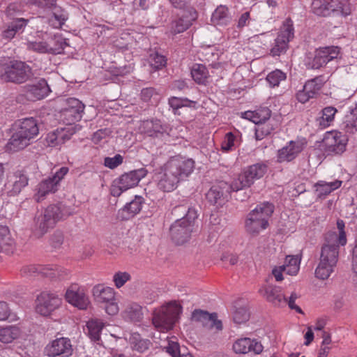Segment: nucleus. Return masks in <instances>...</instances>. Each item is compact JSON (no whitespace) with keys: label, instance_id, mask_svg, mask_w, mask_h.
I'll return each mask as SVG.
<instances>
[{"label":"nucleus","instance_id":"nucleus-33","mask_svg":"<svg viewBox=\"0 0 357 357\" xmlns=\"http://www.w3.org/2000/svg\"><path fill=\"white\" fill-rule=\"evenodd\" d=\"M15 241L12 238L8 227L0 225V252L6 254L13 252Z\"/></svg>","mask_w":357,"mask_h":357},{"label":"nucleus","instance_id":"nucleus-36","mask_svg":"<svg viewBox=\"0 0 357 357\" xmlns=\"http://www.w3.org/2000/svg\"><path fill=\"white\" fill-rule=\"evenodd\" d=\"M340 128L347 134L357 132V104L349 109V113L344 116Z\"/></svg>","mask_w":357,"mask_h":357},{"label":"nucleus","instance_id":"nucleus-9","mask_svg":"<svg viewBox=\"0 0 357 357\" xmlns=\"http://www.w3.org/2000/svg\"><path fill=\"white\" fill-rule=\"evenodd\" d=\"M294 37V23L290 18H287L284 21L276 38L274 40V43L270 50V55L277 56L285 54L289 48V43Z\"/></svg>","mask_w":357,"mask_h":357},{"label":"nucleus","instance_id":"nucleus-42","mask_svg":"<svg viewBox=\"0 0 357 357\" xmlns=\"http://www.w3.org/2000/svg\"><path fill=\"white\" fill-rule=\"evenodd\" d=\"M190 73L194 81L199 84H205L209 76L206 67L200 63H194Z\"/></svg>","mask_w":357,"mask_h":357},{"label":"nucleus","instance_id":"nucleus-53","mask_svg":"<svg viewBox=\"0 0 357 357\" xmlns=\"http://www.w3.org/2000/svg\"><path fill=\"white\" fill-rule=\"evenodd\" d=\"M40 275L50 278H56L59 275V268L56 265H40Z\"/></svg>","mask_w":357,"mask_h":357},{"label":"nucleus","instance_id":"nucleus-30","mask_svg":"<svg viewBox=\"0 0 357 357\" xmlns=\"http://www.w3.org/2000/svg\"><path fill=\"white\" fill-rule=\"evenodd\" d=\"M56 45V47H51L50 45L44 41L39 42H29L27 43V48L30 50H33L39 53H52V54H61L65 49V47L68 45L66 41L63 38H59L55 40Z\"/></svg>","mask_w":357,"mask_h":357},{"label":"nucleus","instance_id":"nucleus-41","mask_svg":"<svg viewBox=\"0 0 357 357\" xmlns=\"http://www.w3.org/2000/svg\"><path fill=\"white\" fill-rule=\"evenodd\" d=\"M342 181L336 180L333 182L326 183L324 181H319L314 186L317 197L319 198H325L327 195L331 193L333 190L339 188L341 186Z\"/></svg>","mask_w":357,"mask_h":357},{"label":"nucleus","instance_id":"nucleus-44","mask_svg":"<svg viewBox=\"0 0 357 357\" xmlns=\"http://www.w3.org/2000/svg\"><path fill=\"white\" fill-rule=\"evenodd\" d=\"M323 86V82L320 77H316L314 79L305 82L303 88L305 91L314 98L320 91Z\"/></svg>","mask_w":357,"mask_h":357},{"label":"nucleus","instance_id":"nucleus-38","mask_svg":"<svg viewBox=\"0 0 357 357\" xmlns=\"http://www.w3.org/2000/svg\"><path fill=\"white\" fill-rule=\"evenodd\" d=\"M105 323L98 319H91L86 323L87 335L91 341L98 342L100 340V335Z\"/></svg>","mask_w":357,"mask_h":357},{"label":"nucleus","instance_id":"nucleus-8","mask_svg":"<svg viewBox=\"0 0 357 357\" xmlns=\"http://www.w3.org/2000/svg\"><path fill=\"white\" fill-rule=\"evenodd\" d=\"M146 174L147 170L144 168L123 174L112 181L109 188L110 195L119 197L123 192L137 186L141 179L144 178Z\"/></svg>","mask_w":357,"mask_h":357},{"label":"nucleus","instance_id":"nucleus-58","mask_svg":"<svg viewBox=\"0 0 357 357\" xmlns=\"http://www.w3.org/2000/svg\"><path fill=\"white\" fill-rule=\"evenodd\" d=\"M29 20L22 17H17L14 19L8 25L10 28H13V31L17 34L22 32L28 24Z\"/></svg>","mask_w":357,"mask_h":357},{"label":"nucleus","instance_id":"nucleus-27","mask_svg":"<svg viewBox=\"0 0 357 357\" xmlns=\"http://www.w3.org/2000/svg\"><path fill=\"white\" fill-rule=\"evenodd\" d=\"M192 319L200 322L204 326L215 327L218 331L222 328V322L218 319L217 314L215 312L209 313L208 311L196 309L192 313Z\"/></svg>","mask_w":357,"mask_h":357},{"label":"nucleus","instance_id":"nucleus-39","mask_svg":"<svg viewBox=\"0 0 357 357\" xmlns=\"http://www.w3.org/2000/svg\"><path fill=\"white\" fill-rule=\"evenodd\" d=\"M129 342L132 350L139 353H144L147 351L152 345L149 339H144L139 333H132L129 337Z\"/></svg>","mask_w":357,"mask_h":357},{"label":"nucleus","instance_id":"nucleus-48","mask_svg":"<svg viewBox=\"0 0 357 357\" xmlns=\"http://www.w3.org/2000/svg\"><path fill=\"white\" fill-rule=\"evenodd\" d=\"M150 66L154 70H160L165 66L167 63V59L165 57L160 54L158 52H153L150 54L149 58Z\"/></svg>","mask_w":357,"mask_h":357},{"label":"nucleus","instance_id":"nucleus-7","mask_svg":"<svg viewBox=\"0 0 357 357\" xmlns=\"http://www.w3.org/2000/svg\"><path fill=\"white\" fill-rule=\"evenodd\" d=\"M181 311L182 307L180 304L176 301H170L154 311L153 324L160 332L168 331L173 328Z\"/></svg>","mask_w":357,"mask_h":357},{"label":"nucleus","instance_id":"nucleus-4","mask_svg":"<svg viewBox=\"0 0 357 357\" xmlns=\"http://www.w3.org/2000/svg\"><path fill=\"white\" fill-rule=\"evenodd\" d=\"M38 127L36 120L33 118L22 119L17 130L14 132L5 146L8 153H13L23 149L28 144L30 139L38 134Z\"/></svg>","mask_w":357,"mask_h":357},{"label":"nucleus","instance_id":"nucleus-59","mask_svg":"<svg viewBox=\"0 0 357 357\" xmlns=\"http://www.w3.org/2000/svg\"><path fill=\"white\" fill-rule=\"evenodd\" d=\"M297 298L298 295L295 292L291 293L289 299L287 298V305L291 310H294L296 312L299 314H304L302 309L295 303V301Z\"/></svg>","mask_w":357,"mask_h":357},{"label":"nucleus","instance_id":"nucleus-55","mask_svg":"<svg viewBox=\"0 0 357 357\" xmlns=\"http://www.w3.org/2000/svg\"><path fill=\"white\" fill-rule=\"evenodd\" d=\"M40 265L29 264L24 266L21 270V275L26 277H31L40 275Z\"/></svg>","mask_w":357,"mask_h":357},{"label":"nucleus","instance_id":"nucleus-45","mask_svg":"<svg viewBox=\"0 0 357 357\" xmlns=\"http://www.w3.org/2000/svg\"><path fill=\"white\" fill-rule=\"evenodd\" d=\"M228 20V9L224 6H218L211 16V21L216 24H225Z\"/></svg>","mask_w":357,"mask_h":357},{"label":"nucleus","instance_id":"nucleus-26","mask_svg":"<svg viewBox=\"0 0 357 357\" xmlns=\"http://www.w3.org/2000/svg\"><path fill=\"white\" fill-rule=\"evenodd\" d=\"M233 350L236 354H245L252 351L259 354L263 351L261 343L255 339L243 337L238 339L233 344Z\"/></svg>","mask_w":357,"mask_h":357},{"label":"nucleus","instance_id":"nucleus-10","mask_svg":"<svg viewBox=\"0 0 357 357\" xmlns=\"http://www.w3.org/2000/svg\"><path fill=\"white\" fill-rule=\"evenodd\" d=\"M92 293L97 302L105 304L104 307L107 314L111 316L118 314L119 307L113 288L106 287L103 284H98L93 287Z\"/></svg>","mask_w":357,"mask_h":357},{"label":"nucleus","instance_id":"nucleus-6","mask_svg":"<svg viewBox=\"0 0 357 357\" xmlns=\"http://www.w3.org/2000/svg\"><path fill=\"white\" fill-rule=\"evenodd\" d=\"M32 76V68L24 61L10 59L0 63V79L4 82L20 84Z\"/></svg>","mask_w":357,"mask_h":357},{"label":"nucleus","instance_id":"nucleus-16","mask_svg":"<svg viewBox=\"0 0 357 357\" xmlns=\"http://www.w3.org/2000/svg\"><path fill=\"white\" fill-rule=\"evenodd\" d=\"M166 162L181 181L185 180L195 167V162L191 158H169Z\"/></svg>","mask_w":357,"mask_h":357},{"label":"nucleus","instance_id":"nucleus-2","mask_svg":"<svg viewBox=\"0 0 357 357\" xmlns=\"http://www.w3.org/2000/svg\"><path fill=\"white\" fill-rule=\"evenodd\" d=\"M69 215L70 213L62 203L49 204L34 217L35 235L42 237L54 229L59 222L66 220Z\"/></svg>","mask_w":357,"mask_h":357},{"label":"nucleus","instance_id":"nucleus-34","mask_svg":"<svg viewBox=\"0 0 357 357\" xmlns=\"http://www.w3.org/2000/svg\"><path fill=\"white\" fill-rule=\"evenodd\" d=\"M122 317L132 322H140L143 319L142 307L135 302L129 303L123 310Z\"/></svg>","mask_w":357,"mask_h":357},{"label":"nucleus","instance_id":"nucleus-37","mask_svg":"<svg viewBox=\"0 0 357 357\" xmlns=\"http://www.w3.org/2000/svg\"><path fill=\"white\" fill-rule=\"evenodd\" d=\"M304 139L290 141L287 146L278 151V156H294L298 155L305 147Z\"/></svg>","mask_w":357,"mask_h":357},{"label":"nucleus","instance_id":"nucleus-54","mask_svg":"<svg viewBox=\"0 0 357 357\" xmlns=\"http://www.w3.org/2000/svg\"><path fill=\"white\" fill-rule=\"evenodd\" d=\"M131 276L128 272L119 271L113 276V281L116 288L123 287L128 281L130 280Z\"/></svg>","mask_w":357,"mask_h":357},{"label":"nucleus","instance_id":"nucleus-20","mask_svg":"<svg viewBox=\"0 0 357 357\" xmlns=\"http://www.w3.org/2000/svg\"><path fill=\"white\" fill-rule=\"evenodd\" d=\"M139 133L151 137H161L164 135H169V127L166 124H162L158 119H147L142 121L138 127Z\"/></svg>","mask_w":357,"mask_h":357},{"label":"nucleus","instance_id":"nucleus-63","mask_svg":"<svg viewBox=\"0 0 357 357\" xmlns=\"http://www.w3.org/2000/svg\"><path fill=\"white\" fill-rule=\"evenodd\" d=\"M68 170L69 169L68 167H62L57 172H56V173L51 177L60 186L61 181L67 174V173L68 172Z\"/></svg>","mask_w":357,"mask_h":357},{"label":"nucleus","instance_id":"nucleus-14","mask_svg":"<svg viewBox=\"0 0 357 357\" xmlns=\"http://www.w3.org/2000/svg\"><path fill=\"white\" fill-rule=\"evenodd\" d=\"M194 227L190 222L178 219L174 221L169 228V235L172 241L177 245L187 243L191 238Z\"/></svg>","mask_w":357,"mask_h":357},{"label":"nucleus","instance_id":"nucleus-47","mask_svg":"<svg viewBox=\"0 0 357 357\" xmlns=\"http://www.w3.org/2000/svg\"><path fill=\"white\" fill-rule=\"evenodd\" d=\"M83 112L84 111H77V109L74 110V109L65 108L62 112V116L67 121V126H75L74 123L82 119Z\"/></svg>","mask_w":357,"mask_h":357},{"label":"nucleus","instance_id":"nucleus-19","mask_svg":"<svg viewBox=\"0 0 357 357\" xmlns=\"http://www.w3.org/2000/svg\"><path fill=\"white\" fill-rule=\"evenodd\" d=\"M340 54V47L337 46H326L316 50L314 56L310 63L313 69H319L328 62L337 59Z\"/></svg>","mask_w":357,"mask_h":357},{"label":"nucleus","instance_id":"nucleus-5","mask_svg":"<svg viewBox=\"0 0 357 357\" xmlns=\"http://www.w3.org/2000/svg\"><path fill=\"white\" fill-rule=\"evenodd\" d=\"M275 206L270 202H264L256 206L247 215L245 220V231L253 236L266 229L269 225V219L274 212Z\"/></svg>","mask_w":357,"mask_h":357},{"label":"nucleus","instance_id":"nucleus-64","mask_svg":"<svg viewBox=\"0 0 357 357\" xmlns=\"http://www.w3.org/2000/svg\"><path fill=\"white\" fill-rule=\"evenodd\" d=\"M250 20V13L248 11L243 13L238 20L237 27L238 29H242L244 26H248Z\"/></svg>","mask_w":357,"mask_h":357},{"label":"nucleus","instance_id":"nucleus-61","mask_svg":"<svg viewBox=\"0 0 357 357\" xmlns=\"http://www.w3.org/2000/svg\"><path fill=\"white\" fill-rule=\"evenodd\" d=\"M63 239L64 237L62 232L56 231L51 238L52 245L55 248L60 247L63 243Z\"/></svg>","mask_w":357,"mask_h":357},{"label":"nucleus","instance_id":"nucleus-22","mask_svg":"<svg viewBox=\"0 0 357 357\" xmlns=\"http://www.w3.org/2000/svg\"><path fill=\"white\" fill-rule=\"evenodd\" d=\"M228 190L227 182L220 181L211 187L205 194V198L211 205H221L229 196Z\"/></svg>","mask_w":357,"mask_h":357},{"label":"nucleus","instance_id":"nucleus-51","mask_svg":"<svg viewBox=\"0 0 357 357\" xmlns=\"http://www.w3.org/2000/svg\"><path fill=\"white\" fill-rule=\"evenodd\" d=\"M250 318V313L246 307H240L236 309L233 314V320L235 323L241 324L246 322Z\"/></svg>","mask_w":357,"mask_h":357},{"label":"nucleus","instance_id":"nucleus-11","mask_svg":"<svg viewBox=\"0 0 357 357\" xmlns=\"http://www.w3.org/2000/svg\"><path fill=\"white\" fill-rule=\"evenodd\" d=\"M62 304V298L54 292L43 291L36 299V312L43 317L50 316Z\"/></svg>","mask_w":357,"mask_h":357},{"label":"nucleus","instance_id":"nucleus-49","mask_svg":"<svg viewBox=\"0 0 357 357\" xmlns=\"http://www.w3.org/2000/svg\"><path fill=\"white\" fill-rule=\"evenodd\" d=\"M286 79V75L280 70H275L268 74L266 80L271 87L278 86L281 81Z\"/></svg>","mask_w":357,"mask_h":357},{"label":"nucleus","instance_id":"nucleus-43","mask_svg":"<svg viewBox=\"0 0 357 357\" xmlns=\"http://www.w3.org/2000/svg\"><path fill=\"white\" fill-rule=\"evenodd\" d=\"M20 335V329L16 326H8L0 329V342L7 344L12 342Z\"/></svg>","mask_w":357,"mask_h":357},{"label":"nucleus","instance_id":"nucleus-57","mask_svg":"<svg viewBox=\"0 0 357 357\" xmlns=\"http://www.w3.org/2000/svg\"><path fill=\"white\" fill-rule=\"evenodd\" d=\"M244 181L245 179L241 178V174H240L238 178L234 180L231 184L227 182V185L229 187L228 195L233 191H238L244 188H248L249 185H246Z\"/></svg>","mask_w":357,"mask_h":357},{"label":"nucleus","instance_id":"nucleus-24","mask_svg":"<svg viewBox=\"0 0 357 357\" xmlns=\"http://www.w3.org/2000/svg\"><path fill=\"white\" fill-rule=\"evenodd\" d=\"M182 13L172 22V30L174 33H180L187 30L197 18V13L192 7L182 9Z\"/></svg>","mask_w":357,"mask_h":357},{"label":"nucleus","instance_id":"nucleus-62","mask_svg":"<svg viewBox=\"0 0 357 357\" xmlns=\"http://www.w3.org/2000/svg\"><path fill=\"white\" fill-rule=\"evenodd\" d=\"M68 107L66 109H74V110L77 109V111H84V105L76 98L68 99Z\"/></svg>","mask_w":357,"mask_h":357},{"label":"nucleus","instance_id":"nucleus-28","mask_svg":"<svg viewBox=\"0 0 357 357\" xmlns=\"http://www.w3.org/2000/svg\"><path fill=\"white\" fill-rule=\"evenodd\" d=\"M144 199L142 196L135 195V198L129 203H127L122 208L118 211V218L121 220H128L142 211Z\"/></svg>","mask_w":357,"mask_h":357},{"label":"nucleus","instance_id":"nucleus-1","mask_svg":"<svg viewBox=\"0 0 357 357\" xmlns=\"http://www.w3.org/2000/svg\"><path fill=\"white\" fill-rule=\"evenodd\" d=\"M337 228L338 234L329 231L324 236L319 263L314 273L317 278L323 280L328 279L333 272L338 261L340 246H344L347 242L345 224L342 220H337Z\"/></svg>","mask_w":357,"mask_h":357},{"label":"nucleus","instance_id":"nucleus-23","mask_svg":"<svg viewBox=\"0 0 357 357\" xmlns=\"http://www.w3.org/2000/svg\"><path fill=\"white\" fill-rule=\"evenodd\" d=\"M77 126H70L59 128L50 132L46 137V142L49 146L54 147L65 143L77 132Z\"/></svg>","mask_w":357,"mask_h":357},{"label":"nucleus","instance_id":"nucleus-56","mask_svg":"<svg viewBox=\"0 0 357 357\" xmlns=\"http://www.w3.org/2000/svg\"><path fill=\"white\" fill-rule=\"evenodd\" d=\"M236 136L231 132H229L225 135L224 140L222 142V149L223 151L231 150L236 146Z\"/></svg>","mask_w":357,"mask_h":357},{"label":"nucleus","instance_id":"nucleus-31","mask_svg":"<svg viewBox=\"0 0 357 357\" xmlns=\"http://www.w3.org/2000/svg\"><path fill=\"white\" fill-rule=\"evenodd\" d=\"M267 165L264 163H257L249 166L241 173V178L245 179L246 185L250 187L255 182V180L263 177L267 172Z\"/></svg>","mask_w":357,"mask_h":357},{"label":"nucleus","instance_id":"nucleus-18","mask_svg":"<svg viewBox=\"0 0 357 357\" xmlns=\"http://www.w3.org/2000/svg\"><path fill=\"white\" fill-rule=\"evenodd\" d=\"M65 299L68 303L79 310L87 309L90 304L85 289L76 283L68 287L65 294Z\"/></svg>","mask_w":357,"mask_h":357},{"label":"nucleus","instance_id":"nucleus-60","mask_svg":"<svg viewBox=\"0 0 357 357\" xmlns=\"http://www.w3.org/2000/svg\"><path fill=\"white\" fill-rule=\"evenodd\" d=\"M123 158H105L104 165L113 169L123 162Z\"/></svg>","mask_w":357,"mask_h":357},{"label":"nucleus","instance_id":"nucleus-3","mask_svg":"<svg viewBox=\"0 0 357 357\" xmlns=\"http://www.w3.org/2000/svg\"><path fill=\"white\" fill-rule=\"evenodd\" d=\"M69 215L70 213L62 203L49 204L34 217L35 235L42 237L54 229L59 222L66 220Z\"/></svg>","mask_w":357,"mask_h":357},{"label":"nucleus","instance_id":"nucleus-15","mask_svg":"<svg viewBox=\"0 0 357 357\" xmlns=\"http://www.w3.org/2000/svg\"><path fill=\"white\" fill-rule=\"evenodd\" d=\"M22 91L28 100L37 101L46 98L51 92V89L46 79L40 78L31 84L24 85Z\"/></svg>","mask_w":357,"mask_h":357},{"label":"nucleus","instance_id":"nucleus-35","mask_svg":"<svg viewBox=\"0 0 357 357\" xmlns=\"http://www.w3.org/2000/svg\"><path fill=\"white\" fill-rule=\"evenodd\" d=\"M271 115V111L268 107H261L255 111H247L243 114V117L255 124H263L268 121Z\"/></svg>","mask_w":357,"mask_h":357},{"label":"nucleus","instance_id":"nucleus-21","mask_svg":"<svg viewBox=\"0 0 357 357\" xmlns=\"http://www.w3.org/2000/svg\"><path fill=\"white\" fill-rule=\"evenodd\" d=\"M259 293L274 307H283L287 305V298L280 287L271 284L263 285L259 289Z\"/></svg>","mask_w":357,"mask_h":357},{"label":"nucleus","instance_id":"nucleus-40","mask_svg":"<svg viewBox=\"0 0 357 357\" xmlns=\"http://www.w3.org/2000/svg\"><path fill=\"white\" fill-rule=\"evenodd\" d=\"M337 112V110L334 107L328 106L324 107L321 110V116L316 120L319 128L324 129L329 127L333 123Z\"/></svg>","mask_w":357,"mask_h":357},{"label":"nucleus","instance_id":"nucleus-17","mask_svg":"<svg viewBox=\"0 0 357 357\" xmlns=\"http://www.w3.org/2000/svg\"><path fill=\"white\" fill-rule=\"evenodd\" d=\"M45 351L49 357H70L73 353V349L70 340L61 337L47 344Z\"/></svg>","mask_w":357,"mask_h":357},{"label":"nucleus","instance_id":"nucleus-52","mask_svg":"<svg viewBox=\"0 0 357 357\" xmlns=\"http://www.w3.org/2000/svg\"><path fill=\"white\" fill-rule=\"evenodd\" d=\"M191 101L188 98L171 97L169 99V105L172 108L174 113L177 114V110L183 107L188 106Z\"/></svg>","mask_w":357,"mask_h":357},{"label":"nucleus","instance_id":"nucleus-12","mask_svg":"<svg viewBox=\"0 0 357 357\" xmlns=\"http://www.w3.org/2000/svg\"><path fill=\"white\" fill-rule=\"evenodd\" d=\"M155 172L157 187L164 192L174 190L181 182L167 162L153 169Z\"/></svg>","mask_w":357,"mask_h":357},{"label":"nucleus","instance_id":"nucleus-13","mask_svg":"<svg viewBox=\"0 0 357 357\" xmlns=\"http://www.w3.org/2000/svg\"><path fill=\"white\" fill-rule=\"evenodd\" d=\"M348 140L347 135L341 132H326L322 140V146L326 151L342 154L346 151Z\"/></svg>","mask_w":357,"mask_h":357},{"label":"nucleus","instance_id":"nucleus-25","mask_svg":"<svg viewBox=\"0 0 357 357\" xmlns=\"http://www.w3.org/2000/svg\"><path fill=\"white\" fill-rule=\"evenodd\" d=\"M340 3L335 0H314L312 12L317 16L327 17L331 13L342 12Z\"/></svg>","mask_w":357,"mask_h":357},{"label":"nucleus","instance_id":"nucleus-46","mask_svg":"<svg viewBox=\"0 0 357 357\" xmlns=\"http://www.w3.org/2000/svg\"><path fill=\"white\" fill-rule=\"evenodd\" d=\"M51 10H52V18L50 19V21L52 22L54 19L56 22L54 24V26L56 27L61 26L68 19V13L56 5Z\"/></svg>","mask_w":357,"mask_h":357},{"label":"nucleus","instance_id":"nucleus-29","mask_svg":"<svg viewBox=\"0 0 357 357\" xmlns=\"http://www.w3.org/2000/svg\"><path fill=\"white\" fill-rule=\"evenodd\" d=\"M29 178L24 169L14 172L8 177V188H10L11 195H18L28 185Z\"/></svg>","mask_w":357,"mask_h":357},{"label":"nucleus","instance_id":"nucleus-50","mask_svg":"<svg viewBox=\"0 0 357 357\" xmlns=\"http://www.w3.org/2000/svg\"><path fill=\"white\" fill-rule=\"evenodd\" d=\"M112 134V131L109 128H102L95 132L92 136L91 140L96 144H103L107 142V139Z\"/></svg>","mask_w":357,"mask_h":357},{"label":"nucleus","instance_id":"nucleus-32","mask_svg":"<svg viewBox=\"0 0 357 357\" xmlns=\"http://www.w3.org/2000/svg\"><path fill=\"white\" fill-rule=\"evenodd\" d=\"M59 185L52 177L41 181L37 185V192L35 197L37 202L43 200L47 195L54 193L59 190Z\"/></svg>","mask_w":357,"mask_h":357}]
</instances>
